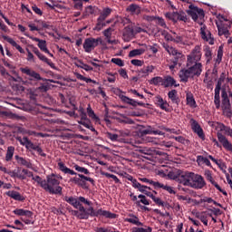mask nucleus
<instances>
[{"label": "nucleus", "mask_w": 232, "mask_h": 232, "mask_svg": "<svg viewBox=\"0 0 232 232\" xmlns=\"http://www.w3.org/2000/svg\"><path fill=\"white\" fill-rule=\"evenodd\" d=\"M188 8L189 10L187 11V14L190 15L195 23H198L202 26V24H204L202 19H204L206 15L204 13V9L194 6L193 5H190Z\"/></svg>", "instance_id": "obj_5"}, {"label": "nucleus", "mask_w": 232, "mask_h": 232, "mask_svg": "<svg viewBox=\"0 0 232 232\" xmlns=\"http://www.w3.org/2000/svg\"><path fill=\"white\" fill-rule=\"evenodd\" d=\"M75 171H78V173H80V175H82L81 173H83V175H90V170H88V169L84 168V167H81L79 165H74L73 166Z\"/></svg>", "instance_id": "obj_51"}, {"label": "nucleus", "mask_w": 232, "mask_h": 232, "mask_svg": "<svg viewBox=\"0 0 232 232\" xmlns=\"http://www.w3.org/2000/svg\"><path fill=\"white\" fill-rule=\"evenodd\" d=\"M78 63L82 65H80L77 63H74L75 66H77V68H82V70H85V72H93V67L83 63L82 60H78Z\"/></svg>", "instance_id": "obj_39"}, {"label": "nucleus", "mask_w": 232, "mask_h": 232, "mask_svg": "<svg viewBox=\"0 0 232 232\" xmlns=\"http://www.w3.org/2000/svg\"><path fill=\"white\" fill-rule=\"evenodd\" d=\"M14 215H16L17 217H26L24 218H20V220L22 222H24L26 226H30V224L34 225L35 221H33L32 218H34V212L30 210H26L24 208H15L13 211Z\"/></svg>", "instance_id": "obj_6"}, {"label": "nucleus", "mask_w": 232, "mask_h": 232, "mask_svg": "<svg viewBox=\"0 0 232 232\" xmlns=\"http://www.w3.org/2000/svg\"><path fill=\"white\" fill-rule=\"evenodd\" d=\"M226 125L224 123L221 122H218L216 125V130H217V137L218 140V142H220V144H222L223 148L225 150H227V151H232V144L231 142H229V140H227V138H226V136H224V134H222V131L226 130Z\"/></svg>", "instance_id": "obj_4"}, {"label": "nucleus", "mask_w": 232, "mask_h": 232, "mask_svg": "<svg viewBox=\"0 0 232 232\" xmlns=\"http://www.w3.org/2000/svg\"><path fill=\"white\" fill-rule=\"evenodd\" d=\"M154 102L156 106H159V108H160V110H164L165 111H168V107L169 106V104L168 103V102L164 101L162 97L156 96L154 98Z\"/></svg>", "instance_id": "obj_28"}, {"label": "nucleus", "mask_w": 232, "mask_h": 232, "mask_svg": "<svg viewBox=\"0 0 232 232\" xmlns=\"http://www.w3.org/2000/svg\"><path fill=\"white\" fill-rule=\"evenodd\" d=\"M197 162L199 164H206V166H208V168H211V161L204 156H198L197 157Z\"/></svg>", "instance_id": "obj_45"}, {"label": "nucleus", "mask_w": 232, "mask_h": 232, "mask_svg": "<svg viewBox=\"0 0 232 232\" xmlns=\"http://www.w3.org/2000/svg\"><path fill=\"white\" fill-rule=\"evenodd\" d=\"M186 101H187L188 106H189L190 108H197V102L195 101V97L193 96V93L187 92Z\"/></svg>", "instance_id": "obj_33"}, {"label": "nucleus", "mask_w": 232, "mask_h": 232, "mask_svg": "<svg viewBox=\"0 0 232 232\" xmlns=\"http://www.w3.org/2000/svg\"><path fill=\"white\" fill-rule=\"evenodd\" d=\"M127 12L139 15V14H140V6L137 4H131L127 7Z\"/></svg>", "instance_id": "obj_37"}, {"label": "nucleus", "mask_w": 232, "mask_h": 232, "mask_svg": "<svg viewBox=\"0 0 232 232\" xmlns=\"http://www.w3.org/2000/svg\"><path fill=\"white\" fill-rule=\"evenodd\" d=\"M150 83L154 84V86H159V84H160V86H162V84H164V78H162L160 76L153 77L150 80Z\"/></svg>", "instance_id": "obj_48"}, {"label": "nucleus", "mask_w": 232, "mask_h": 232, "mask_svg": "<svg viewBox=\"0 0 232 232\" xmlns=\"http://www.w3.org/2000/svg\"><path fill=\"white\" fill-rule=\"evenodd\" d=\"M202 59V49L200 45H196L191 53L187 57V66H191L193 63H198Z\"/></svg>", "instance_id": "obj_9"}, {"label": "nucleus", "mask_w": 232, "mask_h": 232, "mask_svg": "<svg viewBox=\"0 0 232 232\" xmlns=\"http://www.w3.org/2000/svg\"><path fill=\"white\" fill-rule=\"evenodd\" d=\"M14 159L18 166H24L25 168L32 169V161H30V159H26L19 155H15Z\"/></svg>", "instance_id": "obj_25"}, {"label": "nucleus", "mask_w": 232, "mask_h": 232, "mask_svg": "<svg viewBox=\"0 0 232 232\" xmlns=\"http://www.w3.org/2000/svg\"><path fill=\"white\" fill-rule=\"evenodd\" d=\"M179 77L181 82H188V81H189V78L194 76L191 73V71L189 70V68L188 69L184 68L179 71Z\"/></svg>", "instance_id": "obj_23"}, {"label": "nucleus", "mask_w": 232, "mask_h": 232, "mask_svg": "<svg viewBox=\"0 0 232 232\" xmlns=\"http://www.w3.org/2000/svg\"><path fill=\"white\" fill-rule=\"evenodd\" d=\"M111 63L117 64V66H124V62L121 58H112Z\"/></svg>", "instance_id": "obj_63"}, {"label": "nucleus", "mask_w": 232, "mask_h": 232, "mask_svg": "<svg viewBox=\"0 0 232 232\" xmlns=\"http://www.w3.org/2000/svg\"><path fill=\"white\" fill-rule=\"evenodd\" d=\"M111 32H113L111 27H109L103 31V35L106 37L108 44H115V40H111Z\"/></svg>", "instance_id": "obj_36"}, {"label": "nucleus", "mask_w": 232, "mask_h": 232, "mask_svg": "<svg viewBox=\"0 0 232 232\" xmlns=\"http://www.w3.org/2000/svg\"><path fill=\"white\" fill-rule=\"evenodd\" d=\"M146 52L145 49H134L129 53V57H137V55H142Z\"/></svg>", "instance_id": "obj_49"}, {"label": "nucleus", "mask_w": 232, "mask_h": 232, "mask_svg": "<svg viewBox=\"0 0 232 232\" xmlns=\"http://www.w3.org/2000/svg\"><path fill=\"white\" fill-rule=\"evenodd\" d=\"M14 153H15V147L9 146L5 153V162H11L12 159H14Z\"/></svg>", "instance_id": "obj_35"}, {"label": "nucleus", "mask_w": 232, "mask_h": 232, "mask_svg": "<svg viewBox=\"0 0 232 232\" xmlns=\"http://www.w3.org/2000/svg\"><path fill=\"white\" fill-rule=\"evenodd\" d=\"M228 28H231V22H227V24H222L221 26L218 24V35H225L226 37H227V35H229Z\"/></svg>", "instance_id": "obj_24"}, {"label": "nucleus", "mask_w": 232, "mask_h": 232, "mask_svg": "<svg viewBox=\"0 0 232 232\" xmlns=\"http://www.w3.org/2000/svg\"><path fill=\"white\" fill-rule=\"evenodd\" d=\"M5 41L8 42L9 44H12L14 48H16L20 53H24V49L21 47L17 43H15L10 36H4Z\"/></svg>", "instance_id": "obj_34"}, {"label": "nucleus", "mask_w": 232, "mask_h": 232, "mask_svg": "<svg viewBox=\"0 0 232 232\" xmlns=\"http://www.w3.org/2000/svg\"><path fill=\"white\" fill-rule=\"evenodd\" d=\"M133 31H134V36L137 35V34H147L148 31L146 29H142L141 27L139 26H133Z\"/></svg>", "instance_id": "obj_61"}, {"label": "nucleus", "mask_w": 232, "mask_h": 232, "mask_svg": "<svg viewBox=\"0 0 232 232\" xmlns=\"http://www.w3.org/2000/svg\"><path fill=\"white\" fill-rule=\"evenodd\" d=\"M190 188H193V189H202L203 188H206V179H204L202 175L196 174L194 172L192 176V181L190 183Z\"/></svg>", "instance_id": "obj_11"}, {"label": "nucleus", "mask_w": 232, "mask_h": 232, "mask_svg": "<svg viewBox=\"0 0 232 232\" xmlns=\"http://www.w3.org/2000/svg\"><path fill=\"white\" fill-rule=\"evenodd\" d=\"M111 12H113V9L110 7L103 8L102 12L100 14V16L97 19L98 23L96 26L98 30H102V28L106 26V24L104 23V21H106V19H108V17L111 15Z\"/></svg>", "instance_id": "obj_10"}, {"label": "nucleus", "mask_w": 232, "mask_h": 232, "mask_svg": "<svg viewBox=\"0 0 232 232\" xmlns=\"http://www.w3.org/2000/svg\"><path fill=\"white\" fill-rule=\"evenodd\" d=\"M63 200L72 206L74 209H70L69 212L72 217H76L79 220H88L90 217H105V218H117V214L111 213L107 210H102V208L95 210L93 207H89L88 208H84L82 204L85 206H92V201L86 199V198L80 196L78 198L75 197H68L65 196Z\"/></svg>", "instance_id": "obj_1"}, {"label": "nucleus", "mask_w": 232, "mask_h": 232, "mask_svg": "<svg viewBox=\"0 0 232 232\" xmlns=\"http://www.w3.org/2000/svg\"><path fill=\"white\" fill-rule=\"evenodd\" d=\"M20 71L22 72V73L32 77L34 81H43V77H41V74L30 69L29 67L20 68Z\"/></svg>", "instance_id": "obj_17"}, {"label": "nucleus", "mask_w": 232, "mask_h": 232, "mask_svg": "<svg viewBox=\"0 0 232 232\" xmlns=\"http://www.w3.org/2000/svg\"><path fill=\"white\" fill-rule=\"evenodd\" d=\"M28 135L34 136V137H42L44 138L45 135L42 132H35V130H28Z\"/></svg>", "instance_id": "obj_64"}, {"label": "nucleus", "mask_w": 232, "mask_h": 232, "mask_svg": "<svg viewBox=\"0 0 232 232\" xmlns=\"http://www.w3.org/2000/svg\"><path fill=\"white\" fill-rule=\"evenodd\" d=\"M140 180L141 182H145L146 184H150L151 186L154 187V189L157 188V185L159 181H153L151 179H149L148 178H140Z\"/></svg>", "instance_id": "obj_56"}, {"label": "nucleus", "mask_w": 232, "mask_h": 232, "mask_svg": "<svg viewBox=\"0 0 232 232\" xmlns=\"http://www.w3.org/2000/svg\"><path fill=\"white\" fill-rule=\"evenodd\" d=\"M58 166L60 171H63V173H65V175H78L81 179L78 186H80V188H82V189H88V183L86 182H91L92 186H95V180H93V179L83 174H77V172L66 167V165H64V163L63 162L58 163Z\"/></svg>", "instance_id": "obj_3"}, {"label": "nucleus", "mask_w": 232, "mask_h": 232, "mask_svg": "<svg viewBox=\"0 0 232 232\" xmlns=\"http://www.w3.org/2000/svg\"><path fill=\"white\" fill-rule=\"evenodd\" d=\"M153 70H155V66H153V65L144 66L140 70H138L137 73H138L139 79L148 77V75H150V73H153Z\"/></svg>", "instance_id": "obj_20"}, {"label": "nucleus", "mask_w": 232, "mask_h": 232, "mask_svg": "<svg viewBox=\"0 0 232 232\" xmlns=\"http://www.w3.org/2000/svg\"><path fill=\"white\" fill-rule=\"evenodd\" d=\"M79 124H81L82 126H84V128H87V130H91V131L97 133V130H95L93 125H92V121H90V119L84 120V121H80Z\"/></svg>", "instance_id": "obj_38"}, {"label": "nucleus", "mask_w": 232, "mask_h": 232, "mask_svg": "<svg viewBox=\"0 0 232 232\" xmlns=\"http://www.w3.org/2000/svg\"><path fill=\"white\" fill-rule=\"evenodd\" d=\"M7 197H10V198H13L14 200H18V202H24V197L21 195V193L15 191V190H9L5 193Z\"/></svg>", "instance_id": "obj_30"}, {"label": "nucleus", "mask_w": 232, "mask_h": 232, "mask_svg": "<svg viewBox=\"0 0 232 232\" xmlns=\"http://www.w3.org/2000/svg\"><path fill=\"white\" fill-rule=\"evenodd\" d=\"M121 102H124L125 104H130V106H133L134 108H137V106H145V103L142 102H137L133 99H130L128 96L120 94L119 95Z\"/></svg>", "instance_id": "obj_18"}, {"label": "nucleus", "mask_w": 232, "mask_h": 232, "mask_svg": "<svg viewBox=\"0 0 232 232\" xmlns=\"http://www.w3.org/2000/svg\"><path fill=\"white\" fill-rule=\"evenodd\" d=\"M24 35H25V37H29V39H32V41L38 43L37 44L38 48H40L42 52H44V53H49V50H48V47L46 46V42L44 40H41L37 37L30 36L28 33H24Z\"/></svg>", "instance_id": "obj_15"}, {"label": "nucleus", "mask_w": 232, "mask_h": 232, "mask_svg": "<svg viewBox=\"0 0 232 232\" xmlns=\"http://www.w3.org/2000/svg\"><path fill=\"white\" fill-rule=\"evenodd\" d=\"M16 140H18V142H20L22 146H25L26 150L28 149V146L32 142V140H29L27 137L21 138L17 136Z\"/></svg>", "instance_id": "obj_47"}, {"label": "nucleus", "mask_w": 232, "mask_h": 232, "mask_svg": "<svg viewBox=\"0 0 232 232\" xmlns=\"http://www.w3.org/2000/svg\"><path fill=\"white\" fill-rule=\"evenodd\" d=\"M190 126L192 131H196L198 127H200V124H198V121L195 119H190Z\"/></svg>", "instance_id": "obj_58"}, {"label": "nucleus", "mask_w": 232, "mask_h": 232, "mask_svg": "<svg viewBox=\"0 0 232 232\" xmlns=\"http://www.w3.org/2000/svg\"><path fill=\"white\" fill-rule=\"evenodd\" d=\"M182 59H184V54L178 51V53H176V54L174 55V58L171 60L169 70H175L177 64L180 65L182 63Z\"/></svg>", "instance_id": "obj_22"}, {"label": "nucleus", "mask_w": 232, "mask_h": 232, "mask_svg": "<svg viewBox=\"0 0 232 232\" xmlns=\"http://www.w3.org/2000/svg\"><path fill=\"white\" fill-rule=\"evenodd\" d=\"M138 135L140 137H146V135H164V132L160 130H155L151 126H149L147 129H140Z\"/></svg>", "instance_id": "obj_14"}, {"label": "nucleus", "mask_w": 232, "mask_h": 232, "mask_svg": "<svg viewBox=\"0 0 232 232\" xmlns=\"http://www.w3.org/2000/svg\"><path fill=\"white\" fill-rule=\"evenodd\" d=\"M99 43H100V44H102V38H101V37L86 38L83 43L84 52H86V53H92V52H93V50H95V48H97V46H99Z\"/></svg>", "instance_id": "obj_7"}, {"label": "nucleus", "mask_w": 232, "mask_h": 232, "mask_svg": "<svg viewBox=\"0 0 232 232\" xmlns=\"http://www.w3.org/2000/svg\"><path fill=\"white\" fill-rule=\"evenodd\" d=\"M222 110H223L224 115H226V117H227L228 119H231V117H232L231 106L230 107H225Z\"/></svg>", "instance_id": "obj_60"}, {"label": "nucleus", "mask_w": 232, "mask_h": 232, "mask_svg": "<svg viewBox=\"0 0 232 232\" xmlns=\"http://www.w3.org/2000/svg\"><path fill=\"white\" fill-rule=\"evenodd\" d=\"M165 16L167 17V19L173 21V23L179 22V12L167 13Z\"/></svg>", "instance_id": "obj_43"}, {"label": "nucleus", "mask_w": 232, "mask_h": 232, "mask_svg": "<svg viewBox=\"0 0 232 232\" xmlns=\"http://www.w3.org/2000/svg\"><path fill=\"white\" fill-rule=\"evenodd\" d=\"M32 180H34V182H36L38 186L42 187V188L44 189V184L46 179H43V178H41V176L39 175H34Z\"/></svg>", "instance_id": "obj_44"}, {"label": "nucleus", "mask_w": 232, "mask_h": 232, "mask_svg": "<svg viewBox=\"0 0 232 232\" xmlns=\"http://www.w3.org/2000/svg\"><path fill=\"white\" fill-rule=\"evenodd\" d=\"M200 35L201 39L206 41V43H208V44H215V38H213L211 32L208 30V27L205 24L200 28Z\"/></svg>", "instance_id": "obj_12"}, {"label": "nucleus", "mask_w": 232, "mask_h": 232, "mask_svg": "<svg viewBox=\"0 0 232 232\" xmlns=\"http://www.w3.org/2000/svg\"><path fill=\"white\" fill-rule=\"evenodd\" d=\"M27 150H29V151H36L38 153V155H40L41 157H46V153H44L43 151V149L37 145L34 144V142L31 141V143H29V145L27 146Z\"/></svg>", "instance_id": "obj_31"}, {"label": "nucleus", "mask_w": 232, "mask_h": 232, "mask_svg": "<svg viewBox=\"0 0 232 232\" xmlns=\"http://www.w3.org/2000/svg\"><path fill=\"white\" fill-rule=\"evenodd\" d=\"M123 37H125L127 41H130L135 37L133 24H129L123 29Z\"/></svg>", "instance_id": "obj_27"}, {"label": "nucleus", "mask_w": 232, "mask_h": 232, "mask_svg": "<svg viewBox=\"0 0 232 232\" xmlns=\"http://www.w3.org/2000/svg\"><path fill=\"white\" fill-rule=\"evenodd\" d=\"M74 75L79 81H84L87 83L92 82L93 84H97L96 81L92 80V78L84 77L82 74L79 72H74Z\"/></svg>", "instance_id": "obj_40"}, {"label": "nucleus", "mask_w": 232, "mask_h": 232, "mask_svg": "<svg viewBox=\"0 0 232 232\" xmlns=\"http://www.w3.org/2000/svg\"><path fill=\"white\" fill-rule=\"evenodd\" d=\"M179 14V21H183V23H188V15H186V13L184 11L178 12Z\"/></svg>", "instance_id": "obj_59"}, {"label": "nucleus", "mask_w": 232, "mask_h": 232, "mask_svg": "<svg viewBox=\"0 0 232 232\" xmlns=\"http://www.w3.org/2000/svg\"><path fill=\"white\" fill-rule=\"evenodd\" d=\"M205 175H206L207 180H208V182L211 183L212 186L215 187L216 189H218V191H219L220 193L225 195V197H227V192L226 190L222 189L220 185H218V183H217L215 181V179H213V176L211 174V171H207Z\"/></svg>", "instance_id": "obj_19"}, {"label": "nucleus", "mask_w": 232, "mask_h": 232, "mask_svg": "<svg viewBox=\"0 0 232 232\" xmlns=\"http://www.w3.org/2000/svg\"><path fill=\"white\" fill-rule=\"evenodd\" d=\"M133 188L134 189H138L140 193H145L147 191L146 188H148V186L142 185L139 181H135Z\"/></svg>", "instance_id": "obj_52"}, {"label": "nucleus", "mask_w": 232, "mask_h": 232, "mask_svg": "<svg viewBox=\"0 0 232 232\" xmlns=\"http://www.w3.org/2000/svg\"><path fill=\"white\" fill-rule=\"evenodd\" d=\"M162 86H164V88H170L171 86H174V88H179L180 84L177 83V80L175 78L167 75L163 78Z\"/></svg>", "instance_id": "obj_21"}, {"label": "nucleus", "mask_w": 232, "mask_h": 232, "mask_svg": "<svg viewBox=\"0 0 232 232\" xmlns=\"http://www.w3.org/2000/svg\"><path fill=\"white\" fill-rule=\"evenodd\" d=\"M155 19H157L158 24L160 26H162V28H166V22L163 20L162 17H159V16L158 17H155V16L150 17V21H155Z\"/></svg>", "instance_id": "obj_55"}, {"label": "nucleus", "mask_w": 232, "mask_h": 232, "mask_svg": "<svg viewBox=\"0 0 232 232\" xmlns=\"http://www.w3.org/2000/svg\"><path fill=\"white\" fill-rule=\"evenodd\" d=\"M168 97L171 101L172 104H176L179 106L180 104V98L179 97V93L177 90H171L168 92Z\"/></svg>", "instance_id": "obj_26"}, {"label": "nucleus", "mask_w": 232, "mask_h": 232, "mask_svg": "<svg viewBox=\"0 0 232 232\" xmlns=\"http://www.w3.org/2000/svg\"><path fill=\"white\" fill-rule=\"evenodd\" d=\"M130 64H133V66H144V61L133 59L130 61Z\"/></svg>", "instance_id": "obj_62"}, {"label": "nucleus", "mask_w": 232, "mask_h": 232, "mask_svg": "<svg viewBox=\"0 0 232 232\" xmlns=\"http://www.w3.org/2000/svg\"><path fill=\"white\" fill-rule=\"evenodd\" d=\"M194 133H197V135L199 137V139H205L206 135H204V130H202V127H199L196 129V130H194Z\"/></svg>", "instance_id": "obj_57"}, {"label": "nucleus", "mask_w": 232, "mask_h": 232, "mask_svg": "<svg viewBox=\"0 0 232 232\" xmlns=\"http://www.w3.org/2000/svg\"><path fill=\"white\" fill-rule=\"evenodd\" d=\"M197 218H198V220H200V222H202L204 226H208V216H206L204 212L198 214Z\"/></svg>", "instance_id": "obj_54"}, {"label": "nucleus", "mask_w": 232, "mask_h": 232, "mask_svg": "<svg viewBox=\"0 0 232 232\" xmlns=\"http://www.w3.org/2000/svg\"><path fill=\"white\" fill-rule=\"evenodd\" d=\"M129 217L130 218H125V222H129L130 224H133L134 226H144V223L140 222L139 217L133 214H129Z\"/></svg>", "instance_id": "obj_32"}, {"label": "nucleus", "mask_w": 232, "mask_h": 232, "mask_svg": "<svg viewBox=\"0 0 232 232\" xmlns=\"http://www.w3.org/2000/svg\"><path fill=\"white\" fill-rule=\"evenodd\" d=\"M202 63L198 62H193V65L190 64L188 70H190V73H192L193 77H200L202 75Z\"/></svg>", "instance_id": "obj_16"}, {"label": "nucleus", "mask_w": 232, "mask_h": 232, "mask_svg": "<svg viewBox=\"0 0 232 232\" xmlns=\"http://www.w3.org/2000/svg\"><path fill=\"white\" fill-rule=\"evenodd\" d=\"M142 227H134L132 228V232H151L153 231V228L151 227H148V226H141Z\"/></svg>", "instance_id": "obj_42"}, {"label": "nucleus", "mask_w": 232, "mask_h": 232, "mask_svg": "<svg viewBox=\"0 0 232 232\" xmlns=\"http://www.w3.org/2000/svg\"><path fill=\"white\" fill-rule=\"evenodd\" d=\"M87 114L90 117V119L98 122L99 118L97 117V115L95 114V111H93V109H92V105L90 104H88V107H87Z\"/></svg>", "instance_id": "obj_41"}, {"label": "nucleus", "mask_w": 232, "mask_h": 232, "mask_svg": "<svg viewBox=\"0 0 232 232\" xmlns=\"http://www.w3.org/2000/svg\"><path fill=\"white\" fill-rule=\"evenodd\" d=\"M155 189H163L164 191H168L169 195H177V192L175 191V188L169 185H164L158 181L156 183V188Z\"/></svg>", "instance_id": "obj_29"}, {"label": "nucleus", "mask_w": 232, "mask_h": 232, "mask_svg": "<svg viewBox=\"0 0 232 232\" xmlns=\"http://www.w3.org/2000/svg\"><path fill=\"white\" fill-rule=\"evenodd\" d=\"M138 198H140V200L136 201L137 206H140V203L144 204V206H150V200L146 198V196L140 194Z\"/></svg>", "instance_id": "obj_50"}, {"label": "nucleus", "mask_w": 232, "mask_h": 232, "mask_svg": "<svg viewBox=\"0 0 232 232\" xmlns=\"http://www.w3.org/2000/svg\"><path fill=\"white\" fill-rule=\"evenodd\" d=\"M60 184L59 176L50 174L46 176L44 189L49 191L51 195H63V187L59 186Z\"/></svg>", "instance_id": "obj_2"}, {"label": "nucleus", "mask_w": 232, "mask_h": 232, "mask_svg": "<svg viewBox=\"0 0 232 232\" xmlns=\"http://www.w3.org/2000/svg\"><path fill=\"white\" fill-rule=\"evenodd\" d=\"M194 172L185 171L179 173L178 176L174 178L176 182L182 184L183 186H188V188L191 187V182L193 179Z\"/></svg>", "instance_id": "obj_8"}, {"label": "nucleus", "mask_w": 232, "mask_h": 232, "mask_svg": "<svg viewBox=\"0 0 232 232\" xmlns=\"http://www.w3.org/2000/svg\"><path fill=\"white\" fill-rule=\"evenodd\" d=\"M204 52H205V57L207 58V63H209L213 59V53L211 52V47L209 46H205L204 47Z\"/></svg>", "instance_id": "obj_46"}, {"label": "nucleus", "mask_w": 232, "mask_h": 232, "mask_svg": "<svg viewBox=\"0 0 232 232\" xmlns=\"http://www.w3.org/2000/svg\"><path fill=\"white\" fill-rule=\"evenodd\" d=\"M102 175H104V177H106L107 179H112L115 182V184H121V179H119V178H117V176L108 173V172H103Z\"/></svg>", "instance_id": "obj_53"}, {"label": "nucleus", "mask_w": 232, "mask_h": 232, "mask_svg": "<svg viewBox=\"0 0 232 232\" xmlns=\"http://www.w3.org/2000/svg\"><path fill=\"white\" fill-rule=\"evenodd\" d=\"M32 48H33L34 53H35V55L38 57V59H40V61H43V63H45L46 64H48V66L53 68V70H56L57 69L55 67V63H53L52 62V60H50L46 56H44V54L41 53V52L39 51V49L37 47L32 45Z\"/></svg>", "instance_id": "obj_13"}]
</instances>
